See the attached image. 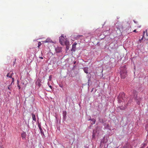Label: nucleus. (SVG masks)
<instances>
[{
	"instance_id": "24",
	"label": "nucleus",
	"mask_w": 148,
	"mask_h": 148,
	"mask_svg": "<svg viewBox=\"0 0 148 148\" xmlns=\"http://www.w3.org/2000/svg\"><path fill=\"white\" fill-rule=\"evenodd\" d=\"M134 23H138V22H137V21H135L134 20Z\"/></svg>"
},
{
	"instance_id": "10",
	"label": "nucleus",
	"mask_w": 148,
	"mask_h": 148,
	"mask_svg": "<svg viewBox=\"0 0 148 148\" xmlns=\"http://www.w3.org/2000/svg\"><path fill=\"white\" fill-rule=\"evenodd\" d=\"M26 136V134L25 132H23L21 134V137L22 139L25 138Z\"/></svg>"
},
{
	"instance_id": "8",
	"label": "nucleus",
	"mask_w": 148,
	"mask_h": 148,
	"mask_svg": "<svg viewBox=\"0 0 148 148\" xmlns=\"http://www.w3.org/2000/svg\"><path fill=\"white\" fill-rule=\"evenodd\" d=\"M64 45H65L66 46V47H67L69 44V42L67 40L66 38L65 40H64Z\"/></svg>"
},
{
	"instance_id": "22",
	"label": "nucleus",
	"mask_w": 148,
	"mask_h": 148,
	"mask_svg": "<svg viewBox=\"0 0 148 148\" xmlns=\"http://www.w3.org/2000/svg\"><path fill=\"white\" fill-rule=\"evenodd\" d=\"M40 132H41V134H43V135L44 134V133H43V131L42 130V131H40Z\"/></svg>"
},
{
	"instance_id": "5",
	"label": "nucleus",
	"mask_w": 148,
	"mask_h": 148,
	"mask_svg": "<svg viewBox=\"0 0 148 148\" xmlns=\"http://www.w3.org/2000/svg\"><path fill=\"white\" fill-rule=\"evenodd\" d=\"M77 45V43L76 42H74L73 44L72 45V48L71 49V51H75L76 49V46Z\"/></svg>"
},
{
	"instance_id": "2",
	"label": "nucleus",
	"mask_w": 148,
	"mask_h": 148,
	"mask_svg": "<svg viewBox=\"0 0 148 148\" xmlns=\"http://www.w3.org/2000/svg\"><path fill=\"white\" fill-rule=\"evenodd\" d=\"M148 36V35L147 32V30H146L145 31H144L143 32V37L141 39L139 40V41L140 42H141V41L143 40L144 37H145V38H147V37Z\"/></svg>"
},
{
	"instance_id": "19",
	"label": "nucleus",
	"mask_w": 148,
	"mask_h": 148,
	"mask_svg": "<svg viewBox=\"0 0 148 148\" xmlns=\"http://www.w3.org/2000/svg\"><path fill=\"white\" fill-rule=\"evenodd\" d=\"M10 85H9V86H8V90H11V89L10 88Z\"/></svg>"
},
{
	"instance_id": "25",
	"label": "nucleus",
	"mask_w": 148,
	"mask_h": 148,
	"mask_svg": "<svg viewBox=\"0 0 148 148\" xmlns=\"http://www.w3.org/2000/svg\"><path fill=\"white\" fill-rule=\"evenodd\" d=\"M120 27H121V29H123V27L121 25H120Z\"/></svg>"
},
{
	"instance_id": "12",
	"label": "nucleus",
	"mask_w": 148,
	"mask_h": 148,
	"mask_svg": "<svg viewBox=\"0 0 148 148\" xmlns=\"http://www.w3.org/2000/svg\"><path fill=\"white\" fill-rule=\"evenodd\" d=\"M88 67H85L84 69V70L85 73H88Z\"/></svg>"
},
{
	"instance_id": "18",
	"label": "nucleus",
	"mask_w": 148,
	"mask_h": 148,
	"mask_svg": "<svg viewBox=\"0 0 148 148\" xmlns=\"http://www.w3.org/2000/svg\"><path fill=\"white\" fill-rule=\"evenodd\" d=\"M38 47H39L41 45V43L40 42H39L38 43Z\"/></svg>"
},
{
	"instance_id": "14",
	"label": "nucleus",
	"mask_w": 148,
	"mask_h": 148,
	"mask_svg": "<svg viewBox=\"0 0 148 148\" xmlns=\"http://www.w3.org/2000/svg\"><path fill=\"white\" fill-rule=\"evenodd\" d=\"M38 127H39V128L40 129V131H42V128L41 127V125L39 123L38 124Z\"/></svg>"
},
{
	"instance_id": "21",
	"label": "nucleus",
	"mask_w": 148,
	"mask_h": 148,
	"mask_svg": "<svg viewBox=\"0 0 148 148\" xmlns=\"http://www.w3.org/2000/svg\"><path fill=\"white\" fill-rule=\"evenodd\" d=\"M92 121H93V123L94 124H95V120L94 119H93V120H92Z\"/></svg>"
},
{
	"instance_id": "13",
	"label": "nucleus",
	"mask_w": 148,
	"mask_h": 148,
	"mask_svg": "<svg viewBox=\"0 0 148 148\" xmlns=\"http://www.w3.org/2000/svg\"><path fill=\"white\" fill-rule=\"evenodd\" d=\"M32 115L33 120V121H36V116H35V115L33 113H32Z\"/></svg>"
},
{
	"instance_id": "15",
	"label": "nucleus",
	"mask_w": 148,
	"mask_h": 148,
	"mask_svg": "<svg viewBox=\"0 0 148 148\" xmlns=\"http://www.w3.org/2000/svg\"><path fill=\"white\" fill-rule=\"evenodd\" d=\"M140 100L138 101V99H136V101L137 104H138V105H140Z\"/></svg>"
},
{
	"instance_id": "9",
	"label": "nucleus",
	"mask_w": 148,
	"mask_h": 148,
	"mask_svg": "<svg viewBox=\"0 0 148 148\" xmlns=\"http://www.w3.org/2000/svg\"><path fill=\"white\" fill-rule=\"evenodd\" d=\"M52 42V41L50 39L48 38L46 39V40L45 41H44L43 42L44 43L46 42Z\"/></svg>"
},
{
	"instance_id": "16",
	"label": "nucleus",
	"mask_w": 148,
	"mask_h": 148,
	"mask_svg": "<svg viewBox=\"0 0 148 148\" xmlns=\"http://www.w3.org/2000/svg\"><path fill=\"white\" fill-rule=\"evenodd\" d=\"M52 78V76L51 75H50V76L49 77V79H48V80L50 81L51 80V79Z\"/></svg>"
},
{
	"instance_id": "7",
	"label": "nucleus",
	"mask_w": 148,
	"mask_h": 148,
	"mask_svg": "<svg viewBox=\"0 0 148 148\" xmlns=\"http://www.w3.org/2000/svg\"><path fill=\"white\" fill-rule=\"evenodd\" d=\"M41 80L40 79H38L37 80L36 82V85H38V87H40V86L41 85Z\"/></svg>"
},
{
	"instance_id": "29",
	"label": "nucleus",
	"mask_w": 148,
	"mask_h": 148,
	"mask_svg": "<svg viewBox=\"0 0 148 148\" xmlns=\"http://www.w3.org/2000/svg\"><path fill=\"white\" fill-rule=\"evenodd\" d=\"M117 29H119V30H120V29H121V28L120 27H118L117 28Z\"/></svg>"
},
{
	"instance_id": "6",
	"label": "nucleus",
	"mask_w": 148,
	"mask_h": 148,
	"mask_svg": "<svg viewBox=\"0 0 148 148\" xmlns=\"http://www.w3.org/2000/svg\"><path fill=\"white\" fill-rule=\"evenodd\" d=\"M62 48L60 47H58L56 48V53H59L61 51Z\"/></svg>"
},
{
	"instance_id": "4",
	"label": "nucleus",
	"mask_w": 148,
	"mask_h": 148,
	"mask_svg": "<svg viewBox=\"0 0 148 148\" xmlns=\"http://www.w3.org/2000/svg\"><path fill=\"white\" fill-rule=\"evenodd\" d=\"M119 100L122 101V100H125V97H124V94L123 93H120L118 96Z\"/></svg>"
},
{
	"instance_id": "3",
	"label": "nucleus",
	"mask_w": 148,
	"mask_h": 148,
	"mask_svg": "<svg viewBox=\"0 0 148 148\" xmlns=\"http://www.w3.org/2000/svg\"><path fill=\"white\" fill-rule=\"evenodd\" d=\"M65 39L64 37V36L62 35L59 37V42L62 45H64V42L65 40Z\"/></svg>"
},
{
	"instance_id": "27",
	"label": "nucleus",
	"mask_w": 148,
	"mask_h": 148,
	"mask_svg": "<svg viewBox=\"0 0 148 148\" xmlns=\"http://www.w3.org/2000/svg\"><path fill=\"white\" fill-rule=\"evenodd\" d=\"M39 58H41V59H43V58L42 57H40Z\"/></svg>"
},
{
	"instance_id": "31",
	"label": "nucleus",
	"mask_w": 148,
	"mask_h": 148,
	"mask_svg": "<svg viewBox=\"0 0 148 148\" xmlns=\"http://www.w3.org/2000/svg\"><path fill=\"white\" fill-rule=\"evenodd\" d=\"M76 62L75 61V62H74V63H73V64H75Z\"/></svg>"
},
{
	"instance_id": "20",
	"label": "nucleus",
	"mask_w": 148,
	"mask_h": 148,
	"mask_svg": "<svg viewBox=\"0 0 148 148\" xmlns=\"http://www.w3.org/2000/svg\"><path fill=\"white\" fill-rule=\"evenodd\" d=\"M9 73H8V74H7V77H9L10 78H12V76H11H11H9Z\"/></svg>"
},
{
	"instance_id": "30",
	"label": "nucleus",
	"mask_w": 148,
	"mask_h": 148,
	"mask_svg": "<svg viewBox=\"0 0 148 148\" xmlns=\"http://www.w3.org/2000/svg\"><path fill=\"white\" fill-rule=\"evenodd\" d=\"M141 27V25H140L139 26H138V28H140Z\"/></svg>"
},
{
	"instance_id": "23",
	"label": "nucleus",
	"mask_w": 148,
	"mask_h": 148,
	"mask_svg": "<svg viewBox=\"0 0 148 148\" xmlns=\"http://www.w3.org/2000/svg\"><path fill=\"white\" fill-rule=\"evenodd\" d=\"M12 83H11V85L12 84V83L14 82V78H12Z\"/></svg>"
},
{
	"instance_id": "1",
	"label": "nucleus",
	"mask_w": 148,
	"mask_h": 148,
	"mask_svg": "<svg viewBox=\"0 0 148 148\" xmlns=\"http://www.w3.org/2000/svg\"><path fill=\"white\" fill-rule=\"evenodd\" d=\"M127 71L125 66H124L121 68V78L124 79L127 76Z\"/></svg>"
},
{
	"instance_id": "28",
	"label": "nucleus",
	"mask_w": 148,
	"mask_h": 148,
	"mask_svg": "<svg viewBox=\"0 0 148 148\" xmlns=\"http://www.w3.org/2000/svg\"><path fill=\"white\" fill-rule=\"evenodd\" d=\"M18 87L19 88V89L20 88V86L19 85L18 86Z\"/></svg>"
},
{
	"instance_id": "17",
	"label": "nucleus",
	"mask_w": 148,
	"mask_h": 148,
	"mask_svg": "<svg viewBox=\"0 0 148 148\" xmlns=\"http://www.w3.org/2000/svg\"><path fill=\"white\" fill-rule=\"evenodd\" d=\"M48 86H49V87L51 88V89H52V86L50 85V84L48 82Z\"/></svg>"
},
{
	"instance_id": "11",
	"label": "nucleus",
	"mask_w": 148,
	"mask_h": 148,
	"mask_svg": "<svg viewBox=\"0 0 148 148\" xmlns=\"http://www.w3.org/2000/svg\"><path fill=\"white\" fill-rule=\"evenodd\" d=\"M83 36L82 35H78L75 36L74 38L75 39L77 40L80 39V38L81 37Z\"/></svg>"
},
{
	"instance_id": "26",
	"label": "nucleus",
	"mask_w": 148,
	"mask_h": 148,
	"mask_svg": "<svg viewBox=\"0 0 148 148\" xmlns=\"http://www.w3.org/2000/svg\"><path fill=\"white\" fill-rule=\"evenodd\" d=\"M133 32H136V29H134V30Z\"/></svg>"
}]
</instances>
